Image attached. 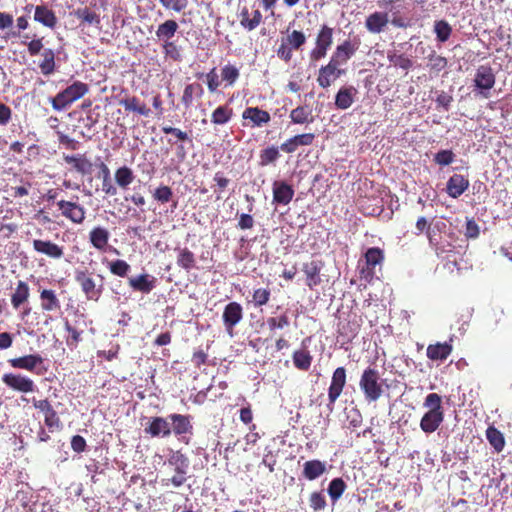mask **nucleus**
Masks as SVG:
<instances>
[{
	"instance_id": "nucleus-1",
	"label": "nucleus",
	"mask_w": 512,
	"mask_h": 512,
	"mask_svg": "<svg viewBox=\"0 0 512 512\" xmlns=\"http://www.w3.org/2000/svg\"><path fill=\"white\" fill-rule=\"evenodd\" d=\"M423 406L427 408L420 420V428L426 434L435 432L444 421V408L442 398L437 393H430L425 397Z\"/></svg>"
},
{
	"instance_id": "nucleus-2",
	"label": "nucleus",
	"mask_w": 512,
	"mask_h": 512,
	"mask_svg": "<svg viewBox=\"0 0 512 512\" xmlns=\"http://www.w3.org/2000/svg\"><path fill=\"white\" fill-rule=\"evenodd\" d=\"M89 92V85L82 81H74L64 90L58 92L54 97L50 98V103L55 111H63L72 103L81 99Z\"/></svg>"
},
{
	"instance_id": "nucleus-3",
	"label": "nucleus",
	"mask_w": 512,
	"mask_h": 512,
	"mask_svg": "<svg viewBox=\"0 0 512 512\" xmlns=\"http://www.w3.org/2000/svg\"><path fill=\"white\" fill-rule=\"evenodd\" d=\"M359 386L368 402H376L384 392L379 372L371 367L363 371Z\"/></svg>"
},
{
	"instance_id": "nucleus-4",
	"label": "nucleus",
	"mask_w": 512,
	"mask_h": 512,
	"mask_svg": "<svg viewBox=\"0 0 512 512\" xmlns=\"http://www.w3.org/2000/svg\"><path fill=\"white\" fill-rule=\"evenodd\" d=\"M365 262L363 266L359 265L360 278L370 283L375 278L376 267L382 266L384 261V252L379 247L368 248L364 254Z\"/></svg>"
},
{
	"instance_id": "nucleus-5",
	"label": "nucleus",
	"mask_w": 512,
	"mask_h": 512,
	"mask_svg": "<svg viewBox=\"0 0 512 512\" xmlns=\"http://www.w3.org/2000/svg\"><path fill=\"white\" fill-rule=\"evenodd\" d=\"M168 464L174 467L176 474L169 479L163 480V484L168 486L171 483L175 487L182 486L187 480L186 474L189 468V459L179 450L172 451L168 458Z\"/></svg>"
},
{
	"instance_id": "nucleus-6",
	"label": "nucleus",
	"mask_w": 512,
	"mask_h": 512,
	"mask_svg": "<svg viewBox=\"0 0 512 512\" xmlns=\"http://www.w3.org/2000/svg\"><path fill=\"white\" fill-rule=\"evenodd\" d=\"M476 95L482 98H489L490 91L496 83V76L490 65H480L475 72L473 79Z\"/></svg>"
},
{
	"instance_id": "nucleus-7",
	"label": "nucleus",
	"mask_w": 512,
	"mask_h": 512,
	"mask_svg": "<svg viewBox=\"0 0 512 512\" xmlns=\"http://www.w3.org/2000/svg\"><path fill=\"white\" fill-rule=\"evenodd\" d=\"M306 43V36L302 31L293 30L282 39L276 54L278 58L290 62L293 57V50H299Z\"/></svg>"
},
{
	"instance_id": "nucleus-8",
	"label": "nucleus",
	"mask_w": 512,
	"mask_h": 512,
	"mask_svg": "<svg viewBox=\"0 0 512 512\" xmlns=\"http://www.w3.org/2000/svg\"><path fill=\"white\" fill-rule=\"evenodd\" d=\"M75 281L81 287L82 292L88 300L97 301L102 294V285H97L93 273L87 269L75 271Z\"/></svg>"
},
{
	"instance_id": "nucleus-9",
	"label": "nucleus",
	"mask_w": 512,
	"mask_h": 512,
	"mask_svg": "<svg viewBox=\"0 0 512 512\" xmlns=\"http://www.w3.org/2000/svg\"><path fill=\"white\" fill-rule=\"evenodd\" d=\"M58 210L61 215L72 222L73 224L80 225L85 221L86 209L77 201L58 200L56 202Z\"/></svg>"
},
{
	"instance_id": "nucleus-10",
	"label": "nucleus",
	"mask_w": 512,
	"mask_h": 512,
	"mask_svg": "<svg viewBox=\"0 0 512 512\" xmlns=\"http://www.w3.org/2000/svg\"><path fill=\"white\" fill-rule=\"evenodd\" d=\"M33 406L44 414V423L53 432L62 429V422L48 399H32Z\"/></svg>"
},
{
	"instance_id": "nucleus-11",
	"label": "nucleus",
	"mask_w": 512,
	"mask_h": 512,
	"mask_svg": "<svg viewBox=\"0 0 512 512\" xmlns=\"http://www.w3.org/2000/svg\"><path fill=\"white\" fill-rule=\"evenodd\" d=\"M345 72V69L341 68L339 64L330 59L326 65L320 67L317 76V83L321 88L327 89L338 78L344 75Z\"/></svg>"
},
{
	"instance_id": "nucleus-12",
	"label": "nucleus",
	"mask_w": 512,
	"mask_h": 512,
	"mask_svg": "<svg viewBox=\"0 0 512 512\" xmlns=\"http://www.w3.org/2000/svg\"><path fill=\"white\" fill-rule=\"evenodd\" d=\"M346 370L344 367H338L333 372L331 383L328 388V404L329 411H333L336 400L340 397L346 385Z\"/></svg>"
},
{
	"instance_id": "nucleus-13",
	"label": "nucleus",
	"mask_w": 512,
	"mask_h": 512,
	"mask_svg": "<svg viewBox=\"0 0 512 512\" xmlns=\"http://www.w3.org/2000/svg\"><path fill=\"white\" fill-rule=\"evenodd\" d=\"M416 235H420L421 233L425 232L426 236L429 240V243L431 246L435 248V251L437 254L443 252V249H441L438 245V238H437V231H440L442 228L446 227V224L444 222H438L434 225L432 228L431 225L428 223L427 219L425 217H419L416 221Z\"/></svg>"
},
{
	"instance_id": "nucleus-14",
	"label": "nucleus",
	"mask_w": 512,
	"mask_h": 512,
	"mask_svg": "<svg viewBox=\"0 0 512 512\" xmlns=\"http://www.w3.org/2000/svg\"><path fill=\"white\" fill-rule=\"evenodd\" d=\"M145 434L152 438H166L172 434L169 415L167 417H151L144 428Z\"/></svg>"
},
{
	"instance_id": "nucleus-15",
	"label": "nucleus",
	"mask_w": 512,
	"mask_h": 512,
	"mask_svg": "<svg viewBox=\"0 0 512 512\" xmlns=\"http://www.w3.org/2000/svg\"><path fill=\"white\" fill-rule=\"evenodd\" d=\"M2 382L9 388L21 392L30 393L35 390V383L29 377L16 373H5Z\"/></svg>"
},
{
	"instance_id": "nucleus-16",
	"label": "nucleus",
	"mask_w": 512,
	"mask_h": 512,
	"mask_svg": "<svg viewBox=\"0 0 512 512\" xmlns=\"http://www.w3.org/2000/svg\"><path fill=\"white\" fill-rule=\"evenodd\" d=\"M243 126L262 127L268 124L271 116L268 111L259 107H247L242 112Z\"/></svg>"
},
{
	"instance_id": "nucleus-17",
	"label": "nucleus",
	"mask_w": 512,
	"mask_h": 512,
	"mask_svg": "<svg viewBox=\"0 0 512 512\" xmlns=\"http://www.w3.org/2000/svg\"><path fill=\"white\" fill-rule=\"evenodd\" d=\"M170 425L172 433L175 436H180L182 440L185 435L193 433L192 416L183 415L178 413L169 414Z\"/></svg>"
},
{
	"instance_id": "nucleus-18",
	"label": "nucleus",
	"mask_w": 512,
	"mask_h": 512,
	"mask_svg": "<svg viewBox=\"0 0 512 512\" xmlns=\"http://www.w3.org/2000/svg\"><path fill=\"white\" fill-rule=\"evenodd\" d=\"M323 262L320 260H312L303 263L302 271L305 275V284L310 290H315L322 283L321 270Z\"/></svg>"
},
{
	"instance_id": "nucleus-19",
	"label": "nucleus",
	"mask_w": 512,
	"mask_h": 512,
	"mask_svg": "<svg viewBox=\"0 0 512 512\" xmlns=\"http://www.w3.org/2000/svg\"><path fill=\"white\" fill-rule=\"evenodd\" d=\"M359 46V39H355L354 41L345 40L343 43L336 47L330 59L335 61L340 66L345 65L359 49Z\"/></svg>"
},
{
	"instance_id": "nucleus-20",
	"label": "nucleus",
	"mask_w": 512,
	"mask_h": 512,
	"mask_svg": "<svg viewBox=\"0 0 512 512\" xmlns=\"http://www.w3.org/2000/svg\"><path fill=\"white\" fill-rule=\"evenodd\" d=\"M35 252L50 259H60L64 256V248L50 240L34 239L32 242Z\"/></svg>"
},
{
	"instance_id": "nucleus-21",
	"label": "nucleus",
	"mask_w": 512,
	"mask_h": 512,
	"mask_svg": "<svg viewBox=\"0 0 512 512\" xmlns=\"http://www.w3.org/2000/svg\"><path fill=\"white\" fill-rule=\"evenodd\" d=\"M273 202L276 204L287 205L294 197V189L284 181H274L272 185Z\"/></svg>"
},
{
	"instance_id": "nucleus-22",
	"label": "nucleus",
	"mask_w": 512,
	"mask_h": 512,
	"mask_svg": "<svg viewBox=\"0 0 512 512\" xmlns=\"http://www.w3.org/2000/svg\"><path fill=\"white\" fill-rule=\"evenodd\" d=\"M389 23V15L386 12L376 11L371 13L365 20L366 29L372 34H379L384 31Z\"/></svg>"
},
{
	"instance_id": "nucleus-23",
	"label": "nucleus",
	"mask_w": 512,
	"mask_h": 512,
	"mask_svg": "<svg viewBox=\"0 0 512 512\" xmlns=\"http://www.w3.org/2000/svg\"><path fill=\"white\" fill-rule=\"evenodd\" d=\"M157 279L149 274H140L128 280L129 286L137 292L150 293L156 286Z\"/></svg>"
},
{
	"instance_id": "nucleus-24",
	"label": "nucleus",
	"mask_w": 512,
	"mask_h": 512,
	"mask_svg": "<svg viewBox=\"0 0 512 512\" xmlns=\"http://www.w3.org/2000/svg\"><path fill=\"white\" fill-rule=\"evenodd\" d=\"M469 187V180L463 175L453 174L447 181L446 191L452 198L460 197Z\"/></svg>"
},
{
	"instance_id": "nucleus-25",
	"label": "nucleus",
	"mask_w": 512,
	"mask_h": 512,
	"mask_svg": "<svg viewBox=\"0 0 512 512\" xmlns=\"http://www.w3.org/2000/svg\"><path fill=\"white\" fill-rule=\"evenodd\" d=\"M357 89L350 86L341 87L335 96V106L340 110H346L352 106L357 95Z\"/></svg>"
},
{
	"instance_id": "nucleus-26",
	"label": "nucleus",
	"mask_w": 512,
	"mask_h": 512,
	"mask_svg": "<svg viewBox=\"0 0 512 512\" xmlns=\"http://www.w3.org/2000/svg\"><path fill=\"white\" fill-rule=\"evenodd\" d=\"M13 368L34 371L35 368L43 363V358L39 354H29L9 360Z\"/></svg>"
},
{
	"instance_id": "nucleus-27",
	"label": "nucleus",
	"mask_w": 512,
	"mask_h": 512,
	"mask_svg": "<svg viewBox=\"0 0 512 512\" xmlns=\"http://www.w3.org/2000/svg\"><path fill=\"white\" fill-rule=\"evenodd\" d=\"M63 160L66 164L71 165L72 169L82 175L88 174L91 171L92 163L84 154H63Z\"/></svg>"
},
{
	"instance_id": "nucleus-28",
	"label": "nucleus",
	"mask_w": 512,
	"mask_h": 512,
	"mask_svg": "<svg viewBox=\"0 0 512 512\" xmlns=\"http://www.w3.org/2000/svg\"><path fill=\"white\" fill-rule=\"evenodd\" d=\"M326 472V463L318 459L308 460L303 464L302 476L313 481Z\"/></svg>"
},
{
	"instance_id": "nucleus-29",
	"label": "nucleus",
	"mask_w": 512,
	"mask_h": 512,
	"mask_svg": "<svg viewBox=\"0 0 512 512\" xmlns=\"http://www.w3.org/2000/svg\"><path fill=\"white\" fill-rule=\"evenodd\" d=\"M239 17L240 25L248 31L256 29L262 22V14L258 9H255L250 14L249 9L247 7H243L240 11Z\"/></svg>"
},
{
	"instance_id": "nucleus-30",
	"label": "nucleus",
	"mask_w": 512,
	"mask_h": 512,
	"mask_svg": "<svg viewBox=\"0 0 512 512\" xmlns=\"http://www.w3.org/2000/svg\"><path fill=\"white\" fill-rule=\"evenodd\" d=\"M109 237H110L109 231L104 227L97 226V227H94L89 232V240H90L91 245L99 251L106 250V247H107L108 241H109Z\"/></svg>"
},
{
	"instance_id": "nucleus-31",
	"label": "nucleus",
	"mask_w": 512,
	"mask_h": 512,
	"mask_svg": "<svg viewBox=\"0 0 512 512\" xmlns=\"http://www.w3.org/2000/svg\"><path fill=\"white\" fill-rule=\"evenodd\" d=\"M359 330L358 322H338L337 323V339L342 344L351 342L357 335Z\"/></svg>"
},
{
	"instance_id": "nucleus-32",
	"label": "nucleus",
	"mask_w": 512,
	"mask_h": 512,
	"mask_svg": "<svg viewBox=\"0 0 512 512\" xmlns=\"http://www.w3.org/2000/svg\"><path fill=\"white\" fill-rule=\"evenodd\" d=\"M34 20L51 29L57 25V17L54 11L45 5L35 7Z\"/></svg>"
},
{
	"instance_id": "nucleus-33",
	"label": "nucleus",
	"mask_w": 512,
	"mask_h": 512,
	"mask_svg": "<svg viewBox=\"0 0 512 512\" xmlns=\"http://www.w3.org/2000/svg\"><path fill=\"white\" fill-rule=\"evenodd\" d=\"M204 94V89L201 84L194 82L187 84L184 88L181 102L185 108H190L193 104L194 99L201 98Z\"/></svg>"
},
{
	"instance_id": "nucleus-34",
	"label": "nucleus",
	"mask_w": 512,
	"mask_h": 512,
	"mask_svg": "<svg viewBox=\"0 0 512 512\" xmlns=\"http://www.w3.org/2000/svg\"><path fill=\"white\" fill-rule=\"evenodd\" d=\"M452 352V346L448 343L431 344L427 347L426 354L430 360L444 361Z\"/></svg>"
},
{
	"instance_id": "nucleus-35",
	"label": "nucleus",
	"mask_w": 512,
	"mask_h": 512,
	"mask_svg": "<svg viewBox=\"0 0 512 512\" xmlns=\"http://www.w3.org/2000/svg\"><path fill=\"white\" fill-rule=\"evenodd\" d=\"M119 104L124 107L126 111L136 112L142 116H149L151 110L142 103L136 96L126 97L119 101Z\"/></svg>"
},
{
	"instance_id": "nucleus-36",
	"label": "nucleus",
	"mask_w": 512,
	"mask_h": 512,
	"mask_svg": "<svg viewBox=\"0 0 512 512\" xmlns=\"http://www.w3.org/2000/svg\"><path fill=\"white\" fill-rule=\"evenodd\" d=\"M179 28L178 23L173 19H168L161 23L156 30V37L162 41H171Z\"/></svg>"
},
{
	"instance_id": "nucleus-37",
	"label": "nucleus",
	"mask_w": 512,
	"mask_h": 512,
	"mask_svg": "<svg viewBox=\"0 0 512 512\" xmlns=\"http://www.w3.org/2000/svg\"><path fill=\"white\" fill-rule=\"evenodd\" d=\"M39 68L43 75H51L55 72V52L52 49H44L42 52V60L39 62Z\"/></svg>"
},
{
	"instance_id": "nucleus-38",
	"label": "nucleus",
	"mask_w": 512,
	"mask_h": 512,
	"mask_svg": "<svg viewBox=\"0 0 512 512\" xmlns=\"http://www.w3.org/2000/svg\"><path fill=\"white\" fill-rule=\"evenodd\" d=\"M233 117V109L225 104L218 106L211 114V122L214 125H224Z\"/></svg>"
},
{
	"instance_id": "nucleus-39",
	"label": "nucleus",
	"mask_w": 512,
	"mask_h": 512,
	"mask_svg": "<svg viewBox=\"0 0 512 512\" xmlns=\"http://www.w3.org/2000/svg\"><path fill=\"white\" fill-rule=\"evenodd\" d=\"M29 297V286L24 281H18L16 288L11 296V303L14 308L20 307Z\"/></svg>"
},
{
	"instance_id": "nucleus-40",
	"label": "nucleus",
	"mask_w": 512,
	"mask_h": 512,
	"mask_svg": "<svg viewBox=\"0 0 512 512\" xmlns=\"http://www.w3.org/2000/svg\"><path fill=\"white\" fill-rule=\"evenodd\" d=\"M291 122L305 124L313 122L312 110L308 106H298L290 112Z\"/></svg>"
},
{
	"instance_id": "nucleus-41",
	"label": "nucleus",
	"mask_w": 512,
	"mask_h": 512,
	"mask_svg": "<svg viewBox=\"0 0 512 512\" xmlns=\"http://www.w3.org/2000/svg\"><path fill=\"white\" fill-rule=\"evenodd\" d=\"M240 77V71L236 65L227 63L221 68V81L225 83V87L235 85Z\"/></svg>"
},
{
	"instance_id": "nucleus-42",
	"label": "nucleus",
	"mask_w": 512,
	"mask_h": 512,
	"mask_svg": "<svg viewBox=\"0 0 512 512\" xmlns=\"http://www.w3.org/2000/svg\"><path fill=\"white\" fill-rule=\"evenodd\" d=\"M177 265L186 271L195 268V255L188 248L178 249Z\"/></svg>"
},
{
	"instance_id": "nucleus-43",
	"label": "nucleus",
	"mask_w": 512,
	"mask_h": 512,
	"mask_svg": "<svg viewBox=\"0 0 512 512\" xmlns=\"http://www.w3.org/2000/svg\"><path fill=\"white\" fill-rule=\"evenodd\" d=\"M486 437L496 452H501L504 449L505 439L503 434L497 428L489 426L486 430Z\"/></svg>"
},
{
	"instance_id": "nucleus-44",
	"label": "nucleus",
	"mask_w": 512,
	"mask_h": 512,
	"mask_svg": "<svg viewBox=\"0 0 512 512\" xmlns=\"http://www.w3.org/2000/svg\"><path fill=\"white\" fill-rule=\"evenodd\" d=\"M41 307L44 310L52 311L60 307L59 300L53 290L43 289L40 292Z\"/></svg>"
},
{
	"instance_id": "nucleus-45",
	"label": "nucleus",
	"mask_w": 512,
	"mask_h": 512,
	"mask_svg": "<svg viewBox=\"0 0 512 512\" xmlns=\"http://www.w3.org/2000/svg\"><path fill=\"white\" fill-rule=\"evenodd\" d=\"M115 181L123 189H126L134 181V173L127 166L119 167L115 171Z\"/></svg>"
},
{
	"instance_id": "nucleus-46",
	"label": "nucleus",
	"mask_w": 512,
	"mask_h": 512,
	"mask_svg": "<svg viewBox=\"0 0 512 512\" xmlns=\"http://www.w3.org/2000/svg\"><path fill=\"white\" fill-rule=\"evenodd\" d=\"M346 488L347 485L345 481L342 478L338 477L331 480V482L328 485L327 491L333 502H336L343 495Z\"/></svg>"
},
{
	"instance_id": "nucleus-47",
	"label": "nucleus",
	"mask_w": 512,
	"mask_h": 512,
	"mask_svg": "<svg viewBox=\"0 0 512 512\" xmlns=\"http://www.w3.org/2000/svg\"><path fill=\"white\" fill-rule=\"evenodd\" d=\"M293 363L299 370L307 371L312 363V357L306 350H297L293 353Z\"/></svg>"
},
{
	"instance_id": "nucleus-48",
	"label": "nucleus",
	"mask_w": 512,
	"mask_h": 512,
	"mask_svg": "<svg viewBox=\"0 0 512 512\" xmlns=\"http://www.w3.org/2000/svg\"><path fill=\"white\" fill-rule=\"evenodd\" d=\"M76 18L81 20L84 23H88L90 25L95 24L98 25L100 23V16L94 10H91L88 7L78 8L74 12Z\"/></svg>"
},
{
	"instance_id": "nucleus-49",
	"label": "nucleus",
	"mask_w": 512,
	"mask_h": 512,
	"mask_svg": "<svg viewBox=\"0 0 512 512\" xmlns=\"http://www.w3.org/2000/svg\"><path fill=\"white\" fill-rule=\"evenodd\" d=\"M434 32L436 34L437 40L441 43H444L450 38L452 34V27L447 21L438 20L434 23Z\"/></svg>"
},
{
	"instance_id": "nucleus-50",
	"label": "nucleus",
	"mask_w": 512,
	"mask_h": 512,
	"mask_svg": "<svg viewBox=\"0 0 512 512\" xmlns=\"http://www.w3.org/2000/svg\"><path fill=\"white\" fill-rule=\"evenodd\" d=\"M173 190L170 186L160 185L152 193L153 199L159 204H166L173 199Z\"/></svg>"
},
{
	"instance_id": "nucleus-51",
	"label": "nucleus",
	"mask_w": 512,
	"mask_h": 512,
	"mask_svg": "<svg viewBox=\"0 0 512 512\" xmlns=\"http://www.w3.org/2000/svg\"><path fill=\"white\" fill-rule=\"evenodd\" d=\"M333 43V29L327 25H323L319 30L316 43L318 46L330 49Z\"/></svg>"
},
{
	"instance_id": "nucleus-52",
	"label": "nucleus",
	"mask_w": 512,
	"mask_h": 512,
	"mask_svg": "<svg viewBox=\"0 0 512 512\" xmlns=\"http://www.w3.org/2000/svg\"><path fill=\"white\" fill-rule=\"evenodd\" d=\"M162 48L166 58H169L175 62L182 60L181 48L174 41L163 42Z\"/></svg>"
},
{
	"instance_id": "nucleus-53",
	"label": "nucleus",
	"mask_w": 512,
	"mask_h": 512,
	"mask_svg": "<svg viewBox=\"0 0 512 512\" xmlns=\"http://www.w3.org/2000/svg\"><path fill=\"white\" fill-rule=\"evenodd\" d=\"M389 62L395 67H399L403 70H408L412 67L413 62L404 54H397L395 52L388 53L387 56Z\"/></svg>"
},
{
	"instance_id": "nucleus-54",
	"label": "nucleus",
	"mask_w": 512,
	"mask_h": 512,
	"mask_svg": "<svg viewBox=\"0 0 512 512\" xmlns=\"http://www.w3.org/2000/svg\"><path fill=\"white\" fill-rule=\"evenodd\" d=\"M447 65L448 60L445 57L436 54L434 51L428 56V66L431 71L439 73L444 70Z\"/></svg>"
},
{
	"instance_id": "nucleus-55",
	"label": "nucleus",
	"mask_w": 512,
	"mask_h": 512,
	"mask_svg": "<svg viewBox=\"0 0 512 512\" xmlns=\"http://www.w3.org/2000/svg\"><path fill=\"white\" fill-rule=\"evenodd\" d=\"M279 156L278 148L275 146L267 147L261 151L259 163L261 166H267L270 163L275 162Z\"/></svg>"
},
{
	"instance_id": "nucleus-56",
	"label": "nucleus",
	"mask_w": 512,
	"mask_h": 512,
	"mask_svg": "<svg viewBox=\"0 0 512 512\" xmlns=\"http://www.w3.org/2000/svg\"><path fill=\"white\" fill-rule=\"evenodd\" d=\"M109 270L113 275L126 277L130 271V265L121 259H117L109 263Z\"/></svg>"
},
{
	"instance_id": "nucleus-57",
	"label": "nucleus",
	"mask_w": 512,
	"mask_h": 512,
	"mask_svg": "<svg viewBox=\"0 0 512 512\" xmlns=\"http://www.w3.org/2000/svg\"><path fill=\"white\" fill-rule=\"evenodd\" d=\"M242 318V307L237 302L229 303L223 313V320H240Z\"/></svg>"
},
{
	"instance_id": "nucleus-58",
	"label": "nucleus",
	"mask_w": 512,
	"mask_h": 512,
	"mask_svg": "<svg viewBox=\"0 0 512 512\" xmlns=\"http://www.w3.org/2000/svg\"><path fill=\"white\" fill-rule=\"evenodd\" d=\"M309 505L315 511L323 510L327 503L323 491H315L310 494Z\"/></svg>"
},
{
	"instance_id": "nucleus-59",
	"label": "nucleus",
	"mask_w": 512,
	"mask_h": 512,
	"mask_svg": "<svg viewBox=\"0 0 512 512\" xmlns=\"http://www.w3.org/2000/svg\"><path fill=\"white\" fill-rule=\"evenodd\" d=\"M65 328L68 332L66 343L70 348H75L79 341H81V333L76 327L72 326L70 322H65Z\"/></svg>"
},
{
	"instance_id": "nucleus-60",
	"label": "nucleus",
	"mask_w": 512,
	"mask_h": 512,
	"mask_svg": "<svg viewBox=\"0 0 512 512\" xmlns=\"http://www.w3.org/2000/svg\"><path fill=\"white\" fill-rule=\"evenodd\" d=\"M161 6L169 11L180 13L188 6V0H158Z\"/></svg>"
},
{
	"instance_id": "nucleus-61",
	"label": "nucleus",
	"mask_w": 512,
	"mask_h": 512,
	"mask_svg": "<svg viewBox=\"0 0 512 512\" xmlns=\"http://www.w3.org/2000/svg\"><path fill=\"white\" fill-rule=\"evenodd\" d=\"M271 292L268 288H258L254 290L252 301L255 306L259 307L268 303Z\"/></svg>"
},
{
	"instance_id": "nucleus-62",
	"label": "nucleus",
	"mask_w": 512,
	"mask_h": 512,
	"mask_svg": "<svg viewBox=\"0 0 512 512\" xmlns=\"http://www.w3.org/2000/svg\"><path fill=\"white\" fill-rule=\"evenodd\" d=\"M455 154L452 150H440L434 155V162L440 166H447L454 161Z\"/></svg>"
},
{
	"instance_id": "nucleus-63",
	"label": "nucleus",
	"mask_w": 512,
	"mask_h": 512,
	"mask_svg": "<svg viewBox=\"0 0 512 512\" xmlns=\"http://www.w3.org/2000/svg\"><path fill=\"white\" fill-rule=\"evenodd\" d=\"M206 82L208 90L213 93L217 91V89L220 87L222 81L219 79L218 73L216 68H212L207 74H206Z\"/></svg>"
},
{
	"instance_id": "nucleus-64",
	"label": "nucleus",
	"mask_w": 512,
	"mask_h": 512,
	"mask_svg": "<svg viewBox=\"0 0 512 512\" xmlns=\"http://www.w3.org/2000/svg\"><path fill=\"white\" fill-rule=\"evenodd\" d=\"M464 235L467 239H477L479 237L480 228L473 218H467Z\"/></svg>"
}]
</instances>
